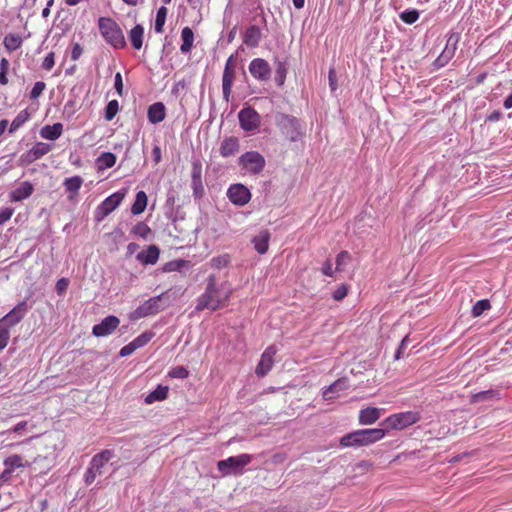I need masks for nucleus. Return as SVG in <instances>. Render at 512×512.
Segmentation results:
<instances>
[{
  "label": "nucleus",
  "mask_w": 512,
  "mask_h": 512,
  "mask_svg": "<svg viewBox=\"0 0 512 512\" xmlns=\"http://www.w3.org/2000/svg\"><path fill=\"white\" fill-rule=\"evenodd\" d=\"M231 293L232 291L229 288H224L223 285L217 287L216 277L214 275H210L207 278V285L204 293L197 300L196 310H218L226 305Z\"/></svg>",
  "instance_id": "1"
},
{
  "label": "nucleus",
  "mask_w": 512,
  "mask_h": 512,
  "mask_svg": "<svg viewBox=\"0 0 512 512\" xmlns=\"http://www.w3.org/2000/svg\"><path fill=\"white\" fill-rule=\"evenodd\" d=\"M385 435L386 430L381 428L359 429L342 436L339 443L344 448L369 446L382 440Z\"/></svg>",
  "instance_id": "2"
},
{
  "label": "nucleus",
  "mask_w": 512,
  "mask_h": 512,
  "mask_svg": "<svg viewBox=\"0 0 512 512\" xmlns=\"http://www.w3.org/2000/svg\"><path fill=\"white\" fill-rule=\"evenodd\" d=\"M98 28L104 40L115 49L126 46V40L119 24L110 17H100Z\"/></svg>",
  "instance_id": "3"
},
{
  "label": "nucleus",
  "mask_w": 512,
  "mask_h": 512,
  "mask_svg": "<svg viewBox=\"0 0 512 512\" xmlns=\"http://www.w3.org/2000/svg\"><path fill=\"white\" fill-rule=\"evenodd\" d=\"M112 457L113 451L109 449H104L92 457L90 465L84 475V481L87 485L92 484L97 476L103 474L104 467L112 459Z\"/></svg>",
  "instance_id": "4"
},
{
  "label": "nucleus",
  "mask_w": 512,
  "mask_h": 512,
  "mask_svg": "<svg viewBox=\"0 0 512 512\" xmlns=\"http://www.w3.org/2000/svg\"><path fill=\"white\" fill-rule=\"evenodd\" d=\"M252 459L253 456L250 454L231 456L227 459L218 461L217 468L224 476L230 474L239 475L242 474L244 467L247 466Z\"/></svg>",
  "instance_id": "5"
},
{
  "label": "nucleus",
  "mask_w": 512,
  "mask_h": 512,
  "mask_svg": "<svg viewBox=\"0 0 512 512\" xmlns=\"http://www.w3.org/2000/svg\"><path fill=\"white\" fill-rule=\"evenodd\" d=\"M276 124L285 139L296 142L301 138L302 133L300 131L299 121L295 117L286 114H278L276 116Z\"/></svg>",
  "instance_id": "6"
},
{
  "label": "nucleus",
  "mask_w": 512,
  "mask_h": 512,
  "mask_svg": "<svg viewBox=\"0 0 512 512\" xmlns=\"http://www.w3.org/2000/svg\"><path fill=\"white\" fill-rule=\"evenodd\" d=\"M238 164L247 173L257 175L264 170L266 160L257 151H247L239 157Z\"/></svg>",
  "instance_id": "7"
},
{
  "label": "nucleus",
  "mask_w": 512,
  "mask_h": 512,
  "mask_svg": "<svg viewBox=\"0 0 512 512\" xmlns=\"http://www.w3.org/2000/svg\"><path fill=\"white\" fill-rule=\"evenodd\" d=\"M420 420V415L415 411H406L395 413L387 417L381 425H387L388 428L393 430L405 429Z\"/></svg>",
  "instance_id": "8"
},
{
  "label": "nucleus",
  "mask_w": 512,
  "mask_h": 512,
  "mask_svg": "<svg viewBox=\"0 0 512 512\" xmlns=\"http://www.w3.org/2000/svg\"><path fill=\"white\" fill-rule=\"evenodd\" d=\"M125 192L117 191L108 196L101 204L98 205L95 212V219L100 222L110 213H112L123 201Z\"/></svg>",
  "instance_id": "9"
},
{
  "label": "nucleus",
  "mask_w": 512,
  "mask_h": 512,
  "mask_svg": "<svg viewBox=\"0 0 512 512\" xmlns=\"http://www.w3.org/2000/svg\"><path fill=\"white\" fill-rule=\"evenodd\" d=\"M27 312V302L25 300L19 302L11 311H9L5 316L0 318V326L4 325L8 329L14 327L24 319Z\"/></svg>",
  "instance_id": "10"
},
{
  "label": "nucleus",
  "mask_w": 512,
  "mask_h": 512,
  "mask_svg": "<svg viewBox=\"0 0 512 512\" xmlns=\"http://www.w3.org/2000/svg\"><path fill=\"white\" fill-rule=\"evenodd\" d=\"M227 197L234 205L244 206L250 201L251 192L243 184H233L227 190Z\"/></svg>",
  "instance_id": "11"
},
{
  "label": "nucleus",
  "mask_w": 512,
  "mask_h": 512,
  "mask_svg": "<svg viewBox=\"0 0 512 512\" xmlns=\"http://www.w3.org/2000/svg\"><path fill=\"white\" fill-rule=\"evenodd\" d=\"M239 123L243 130L253 131L260 125V116L255 109L251 107L243 108L239 114Z\"/></svg>",
  "instance_id": "12"
},
{
  "label": "nucleus",
  "mask_w": 512,
  "mask_h": 512,
  "mask_svg": "<svg viewBox=\"0 0 512 512\" xmlns=\"http://www.w3.org/2000/svg\"><path fill=\"white\" fill-rule=\"evenodd\" d=\"M276 353L277 349L274 345L268 346L265 349L255 370L258 377H264L272 369Z\"/></svg>",
  "instance_id": "13"
},
{
  "label": "nucleus",
  "mask_w": 512,
  "mask_h": 512,
  "mask_svg": "<svg viewBox=\"0 0 512 512\" xmlns=\"http://www.w3.org/2000/svg\"><path fill=\"white\" fill-rule=\"evenodd\" d=\"M119 324V318L114 315H110L105 317L99 324L94 325L92 333L96 337H105L113 333Z\"/></svg>",
  "instance_id": "14"
},
{
  "label": "nucleus",
  "mask_w": 512,
  "mask_h": 512,
  "mask_svg": "<svg viewBox=\"0 0 512 512\" xmlns=\"http://www.w3.org/2000/svg\"><path fill=\"white\" fill-rule=\"evenodd\" d=\"M249 72L255 79L266 81L271 76V67L266 60L255 58L249 64Z\"/></svg>",
  "instance_id": "15"
},
{
  "label": "nucleus",
  "mask_w": 512,
  "mask_h": 512,
  "mask_svg": "<svg viewBox=\"0 0 512 512\" xmlns=\"http://www.w3.org/2000/svg\"><path fill=\"white\" fill-rule=\"evenodd\" d=\"M51 146L47 143L38 142L29 151L21 156V161L30 164L50 152Z\"/></svg>",
  "instance_id": "16"
},
{
  "label": "nucleus",
  "mask_w": 512,
  "mask_h": 512,
  "mask_svg": "<svg viewBox=\"0 0 512 512\" xmlns=\"http://www.w3.org/2000/svg\"><path fill=\"white\" fill-rule=\"evenodd\" d=\"M35 462H37V457H35L32 461H28L24 460V458L20 455H11L4 460V466L6 469L3 474H10L16 468L29 467Z\"/></svg>",
  "instance_id": "17"
},
{
  "label": "nucleus",
  "mask_w": 512,
  "mask_h": 512,
  "mask_svg": "<svg viewBox=\"0 0 512 512\" xmlns=\"http://www.w3.org/2000/svg\"><path fill=\"white\" fill-rule=\"evenodd\" d=\"M159 299L158 298H150L146 302H144L141 306H139L134 311V317L136 319L138 318H144L149 315H154L158 313L159 307H158Z\"/></svg>",
  "instance_id": "18"
},
{
  "label": "nucleus",
  "mask_w": 512,
  "mask_h": 512,
  "mask_svg": "<svg viewBox=\"0 0 512 512\" xmlns=\"http://www.w3.org/2000/svg\"><path fill=\"white\" fill-rule=\"evenodd\" d=\"M83 179L81 176H73L66 178L63 182L66 192L68 193V199L70 201L76 200L79 190L82 187Z\"/></svg>",
  "instance_id": "19"
},
{
  "label": "nucleus",
  "mask_w": 512,
  "mask_h": 512,
  "mask_svg": "<svg viewBox=\"0 0 512 512\" xmlns=\"http://www.w3.org/2000/svg\"><path fill=\"white\" fill-rule=\"evenodd\" d=\"M381 409L376 407H367L359 412L358 421L361 425H372L381 417Z\"/></svg>",
  "instance_id": "20"
},
{
  "label": "nucleus",
  "mask_w": 512,
  "mask_h": 512,
  "mask_svg": "<svg viewBox=\"0 0 512 512\" xmlns=\"http://www.w3.org/2000/svg\"><path fill=\"white\" fill-rule=\"evenodd\" d=\"M239 150V140L237 137H226L220 144L219 152L222 157L234 156Z\"/></svg>",
  "instance_id": "21"
},
{
  "label": "nucleus",
  "mask_w": 512,
  "mask_h": 512,
  "mask_svg": "<svg viewBox=\"0 0 512 512\" xmlns=\"http://www.w3.org/2000/svg\"><path fill=\"white\" fill-rule=\"evenodd\" d=\"M34 191L33 185L28 182H22L16 189L11 191L10 193V199L13 202H19L22 201L32 195Z\"/></svg>",
  "instance_id": "22"
},
{
  "label": "nucleus",
  "mask_w": 512,
  "mask_h": 512,
  "mask_svg": "<svg viewBox=\"0 0 512 512\" xmlns=\"http://www.w3.org/2000/svg\"><path fill=\"white\" fill-rule=\"evenodd\" d=\"M270 237V232L264 229L255 235L252 239L254 248L259 254H265L268 251Z\"/></svg>",
  "instance_id": "23"
},
{
  "label": "nucleus",
  "mask_w": 512,
  "mask_h": 512,
  "mask_svg": "<svg viewBox=\"0 0 512 512\" xmlns=\"http://www.w3.org/2000/svg\"><path fill=\"white\" fill-rule=\"evenodd\" d=\"M261 38H262L261 29L256 25H252L246 29L244 36H243V42L248 47L255 48L259 45Z\"/></svg>",
  "instance_id": "24"
},
{
  "label": "nucleus",
  "mask_w": 512,
  "mask_h": 512,
  "mask_svg": "<svg viewBox=\"0 0 512 512\" xmlns=\"http://www.w3.org/2000/svg\"><path fill=\"white\" fill-rule=\"evenodd\" d=\"M148 120L152 124L162 122L166 116V109L162 102H156L148 108Z\"/></svg>",
  "instance_id": "25"
},
{
  "label": "nucleus",
  "mask_w": 512,
  "mask_h": 512,
  "mask_svg": "<svg viewBox=\"0 0 512 512\" xmlns=\"http://www.w3.org/2000/svg\"><path fill=\"white\" fill-rule=\"evenodd\" d=\"M159 248L155 245H150L146 251L140 252L137 255V259L142 264H155L159 259Z\"/></svg>",
  "instance_id": "26"
},
{
  "label": "nucleus",
  "mask_w": 512,
  "mask_h": 512,
  "mask_svg": "<svg viewBox=\"0 0 512 512\" xmlns=\"http://www.w3.org/2000/svg\"><path fill=\"white\" fill-rule=\"evenodd\" d=\"M62 132L63 125L61 123H55L53 125L44 126L40 131V135L47 140H56L61 136Z\"/></svg>",
  "instance_id": "27"
},
{
  "label": "nucleus",
  "mask_w": 512,
  "mask_h": 512,
  "mask_svg": "<svg viewBox=\"0 0 512 512\" xmlns=\"http://www.w3.org/2000/svg\"><path fill=\"white\" fill-rule=\"evenodd\" d=\"M347 386L348 384L346 379H338L323 391V398L325 400H332L335 398L336 393L346 389Z\"/></svg>",
  "instance_id": "28"
},
{
  "label": "nucleus",
  "mask_w": 512,
  "mask_h": 512,
  "mask_svg": "<svg viewBox=\"0 0 512 512\" xmlns=\"http://www.w3.org/2000/svg\"><path fill=\"white\" fill-rule=\"evenodd\" d=\"M181 40L180 51L184 54L190 52L194 43V33L190 27L186 26L182 29Z\"/></svg>",
  "instance_id": "29"
},
{
  "label": "nucleus",
  "mask_w": 512,
  "mask_h": 512,
  "mask_svg": "<svg viewBox=\"0 0 512 512\" xmlns=\"http://www.w3.org/2000/svg\"><path fill=\"white\" fill-rule=\"evenodd\" d=\"M235 79V71H223L222 90L223 98L228 102L230 99L233 82Z\"/></svg>",
  "instance_id": "30"
},
{
  "label": "nucleus",
  "mask_w": 512,
  "mask_h": 512,
  "mask_svg": "<svg viewBox=\"0 0 512 512\" xmlns=\"http://www.w3.org/2000/svg\"><path fill=\"white\" fill-rule=\"evenodd\" d=\"M143 35H144V28L140 24H137L136 26H134L129 32L130 42H131L132 46L137 50L142 48Z\"/></svg>",
  "instance_id": "31"
},
{
  "label": "nucleus",
  "mask_w": 512,
  "mask_h": 512,
  "mask_svg": "<svg viewBox=\"0 0 512 512\" xmlns=\"http://www.w3.org/2000/svg\"><path fill=\"white\" fill-rule=\"evenodd\" d=\"M147 195L144 191H139L136 194L135 202L131 207V212L133 215H139L144 212L147 207Z\"/></svg>",
  "instance_id": "32"
},
{
  "label": "nucleus",
  "mask_w": 512,
  "mask_h": 512,
  "mask_svg": "<svg viewBox=\"0 0 512 512\" xmlns=\"http://www.w3.org/2000/svg\"><path fill=\"white\" fill-rule=\"evenodd\" d=\"M116 156L111 152L102 153L96 160L98 170H105L111 168L116 163Z\"/></svg>",
  "instance_id": "33"
},
{
  "label": "nucleus",
  "mask_w": 512,
  "mask_h": 512,
  "mask_svg": "<svg viewBox=\"0 0 512 512\" xmlns=\"http://www.w3.org/2000/svg\"><path fill=\"white\" fill-rule=\"evenodd\" d=\"M168 396V387L167 386H161L159 385L154 391L149 393L146 398L145 402L147 404H152L155 401H163Z\"/></svg>",
  "instance_id": "34"
},
{
  "label": "nucleus",
  "mask_w": 512,
  "mask_h": 512,
  "mask_svg": "<svg viewBox=\"0 0 512 512\" xmlns=\"http://www.w3.org/2000/svg\"><path fill=\"white\" fill-rule=\"evenodd\" d=\"M22 38L18 34L9 33L4 37L3 45L9 51H15L22 45Z\"/></svg>",
  "instance_id": "35"
},
{
  "label": "nucleus",
  "mask_w": 512,
  "mask_h": 512,
  "mask_svg": "<svg viewBox=\"0 0 512 512\" xmlns=\"http://www.w3.org/2000/svg\"><path fill=\"white\" fill-rule=\"evenodd\" d=\"M30 116L31 115L27 109L20 111L17 114V116L14 118V120L12 121L10 128H9V133L12 134L16 130H18L25 122H27L30 119Z\"/></svg>",
  "instance_id": "36"
},
{
  "label": "nucleus",
  "mask_w": 512,
  "mask_h": 512,
  "mask_svg": "<svg viewBox=\"0 0 512 512\" xmlns=\"http://www.w3.org/2000/svg\"><path fill=\"white\" fill-rule=\"evenodd\" d=\"M168 10L165 6L158 9L154 29L157 33H163Z\"/></svg>",
  "instance_id": "37"
},
{
  "label": "nucleus",
  "mask_w": 512,
  "mask_h": 512,
  "mask_svg": "<svg viewBox=\"0 0 512 512\" xmlns=\"http://www.w3.org/2000/svg\"><path fill=\"white\" fill-rule=\"evenodd\" d=\"M491 308V304L489 300L482 299L478 300L472 307V316L473 317H479L481 316L485 311L489 310Z\"/></svg>",
  "instance_id": "38"
},
{
  "label": "nucleus",
  "mask_w": 512,
  "mask_h": 512,
  "mask_svg": "<svg viewBox=\"0 0 512 512\" xmlns=\"http://www.w3.org/2000/svg\"><path fill=\"white\" fill-rule=\"evenodd\" d=\"M154 337V333L151 331H146L137 336L133 341V345L136 347V349L144 347L146 344L149 343V341Z\"/></svg>",
  "instance_id": "39"
},
{
  "label": "nucleus",
  "mask_w": 512,
  "mask_h": 512,
  "mask_svg": "<svg viewBox=\"0 0 512 512\" xmlns=\"http://www.w3.org/2000/svg\"><path fill=\"white\" fill-rule=\"evenodd\" d=\"M230 256L228 254H223L217 257H213L210 261V265L215 269H222L229 265Z\"/></svg>",
  "instance_id": "40"
},
{
  "label": "nucleus",
  "mask_w": 512,
  "mask_h": 512,
  "mask_svg": "<svg viewBox=\"0 0 512 512\" xmlns=\"http://www.w3.org/2000/svg\"><path fill=\"white\" fill-rule=\"evenodd\" d=\"M132 233L141 237V238H147L148 235L151 233L150 227L144 223V222H138L133 228Z\"/></svg>",
  "instance_id": "41"
},
{
  "label": "nucleus",
  "mask_w": 512,
  "mask_h": 512,
  "mask_svg": "<svg viewBox=\"0 0 512 512\" xmlns=\"http://www.w3.org/2000/svg\"><path fill=\"white\" fill-rule=\"evenodd\" d=\"M119 110V103L117 100H111L108 102L106 108H105V119L108 121H111Z\"/></svg>",
  "instance_id": "42"
},
{
  "label": "nucleus",
  "mask_w": 512,
  "mask_h": 512,
  "mask_svg": "<svg viewBox=\"0 0 512 512\" xmlns=\"http://www.w3.org/2000/svg\"><path fill=\"white\" fill-rule=\"evenodd\" d=\"M419 18V12L415 9L405 10L400 14V19L406 24H413Z\"/></svg>",
  "instance_id": "43"
},
{
  "label": "nucleus",
  "mask_w": 512,
  "mask_h": 512,
  "mask_svg": "<svg viewBox=\"0 0 512 512\" xmlns=\"http://www.w3.org/2000/svg\"><path fill=\"white\" fill-rule=\"evenodd\" d=\"M168 375L171 378L185 379L188 377L189 371L184 366H176V367H173L168 372Z\"/></svg>",
  "instance_id": "44"
},
{
  "label": "nucleus",
  "mask_w": 512,
  "mask_h": 512,
  "mask_svg": "<svg viewBox=\"0 0 512 512\" xmlns=\"http://www.w3.org/2000/svg\"><path fill=\"white\" fill-rule=\"evenodd\" d=\"M287 69L284 63L277 62L276 67V77L275 80L279 86L284 84L285 78H286Z\"/></svg>",
  "instance_id": "45"
},
{
  "label": "nucleus",
  "mask_w": 512,
  "mask_h": 512,
  "mask_svg": "<svg viewBox=\"0 0 512 512\" xmlns=\"http://www.w3.org/2000/svg\"><path fill=\"white\" fill-rule=\"evenodd\" d=\"M451 40H452V37H450L448 39L446 47H445L444 51L442 52L441 56L437 59V61H442V59H444L445 62H447L453 56L454 51L456 49L457 40L452 44V47L450 48L449 45H450Z\"/></svg>",
  "instance_id": "46"
},
{
  "label": "nucleus",
  "mask_w": 512,
  "mask_h": 512,
  "mask_svg": "<svg viewBox=\"0 0 512 512\" xmlns=\"http://www.w3.org/2000/svg\"><path fill=\"white\" fill-rule=\"evenodd\" d=\"M10 340V329L6 326H0V351H2L8 345Z\"/></svg>",
  "instance_id": "47"
},
{
  "label": "nucleus",
  "mask_w": 512,
  "mask_h": 512,
  "mask_svg": "<svg viewBox=\"0 0 512 512\" xmlns=\"http://www.w3.org/2000/svg\"><path fill=\"white\" fill-rule=\"evenodd\" d=\"M348 290H349V287L346 284H341L333 292V295H332L333 299L335 301L343 300L347 296Z\"/></svg>",
  "instance_id": "48"
},
{
  "label": "nucleus",
  "mask_w": 512,
  "mask_h": 512,
  "mask_svg": "<svg viewBox=\"0 0 512 512\" xmlns=\"http://www.w3.org/2000/svg\"><path fill=\"white\" fill-rule=\"evenodd\" d=\"M349 259H350V253L346 250L341 251L336 257V270L342 271L345 261L349 260Z\"/></svg>",
  "instance_id": "49"
},
{
  "label": "nucleus",
  "mask_w": 512,
  "mask_h": 512,
  "mask_svg": "<svg viewBox=\"0 0 512 512\" xmlns=\"http://www.w3.org/2000/svg\"><path fill=\"white\" fill-rule=\"evenodd\" d=\"M45 88L46 84L43 81L36 82L30 92V98L37 99L43 93Z\"/></svg>",
  "instance_id": "50"
},
{
  "label": "nucleus",
  "mask_w": 512,
  "mask_h": 512,
  "mask_svg": "<svg viewBox=\"0 0 512 512\" xmlns=\"http://www.w3.org/2000/svg\"><path fill=\"white\" fill-rule=\"evenodd\" d=\"M69 283H70V281H69V279H68V278H65V277L60 278V279L56 282V285H55L56 293H57L58 295H60V296H61V295H63V294H65V292H66V290H67V288H68V286H69Z\"/></svg>",
  "instance_id": "51"
},
{
  "label": "nucleus",
  "mask_w": 512,
  "mask_h": 512,
  "mask_svg": "<svg viewBox=\"0 0 512 512\" xmlns=\"http://www.w3.org/2000/svg\"><path fill=\"white\" fill-rule=\"evenodd\" d=\"M14 209L10 207H3L0 209V225L6 223L12 217Z\"/></svg>",
  "instance_id": "52"
},
{
  "label": "nucleus",
  "mask_w": 512,
  "mask_h": 512,
  "mask_svg": "<svg viewBox=\"0 0 512 512\" xmlns=\"http://www.w3.org/2000/svg\"><path fill=\"white\" fill-rule=\"evenodd\" d=\"M55 64V60H54V52H50L48 53V55L44 58L43 62H42V68L49 71L53 68Z\"/></svg>",
  "instance_id": "53"
},
{
  "label": "nucleus",
  "mask_w": 512,
  "mask_h": 512,
  "mask_svg": "<svg viewBox=\"0 0 512 512\" xmlns=\"http://www.w3.org/2000/svg\"><path fill=\"white\" fill-rule=\"evenodd\" d=\"M114 87H115L116 92L118 93V95L122 96V94H123V80H122V75H121L120 72H117L115 74Z\"/></svg>",
  "instance_id": "54"
},
{
  "label": "nucleus",
  "mask_w": 512,
  "mask_h": 512,
  "mask_svg": "<svg viewBox=\"0 0 512 512\" xmlns=\"http://www.w3.org/2000/svg\"><path fill=\"white\" fill-rule=\"evenodd\" d=\"M191 186H192V189H193L194 196L201 197L202 194H203L202 180L191 181Z\"/></svg>",
  "instance_id": "55"
},
{
  "label": "nucleus",
  "mask_w": 512,
  "mask_h": 512,
  "mask_svg": "<svg viewBox=\"0 0 512 512\" xmlns=\"http://www.w3.org/2000/svg\"><path fill=\"white\" fill-rule=\"evenodd\" d=\"M201 180V164L198 162L193 163V169L191 174V181Z\"/></svg>",
  "instance_id": "56"
},
{
  "label": "nucleus",
  "mask_w": 512,
  "mask_h": 512,
  "mask_svg": "<svg viewBox=\"0 0 512 512\" xmlns=\"http://www.w3.org/2000/svg\"><path fill=\"white\" fill-rule=\"evenodd\" d=\"M136 349V347L133 345L132 342H130L129 344L123 346L120 350V356L121 357H126V356H129L131 355Z\"/></svg>",
  "instance_id": "57"
},
{
  "label": "nucleus",
  "mask_w": 512,
  "mask_h": 512,
  "mask_svg": "<svg viewBox=\"0 0 512 512\" xmlns=\"http://www.w3.org/2000/svg\"><path fill=\"white\" fill-rule=\"evenodd\" d=\"M83 53V49L79 43H75L73 45L72 51H71V59L76 61L80 58V56Z\"/></svg>",
  "instance_id": "58"
},
{
  "label": "nucleus",
  "mask_w": 512,
  "mask_h": 512,
  "mask_svg": "<svg viewBox=\"0 0 512 512\" xmlns=\"http://www.w3.org/2000/svg\"><path fill=\"white\" fill-rule=\"evenodd\" d=\"M322 273L325 275V276H329V277H332L333 274H334V270L332 268V262L331 260H326L322 266V269H321Z\"/></svg>",
  "instance_id": "59"
},
{
  "label": "nucleus",
  "mask_w": 512,
  "mask_h": 512,
  "mask_svg": "<svg viewBox=\"0 0 512 512\" xmlns=\"http://www.w3.org/2000/svg\"><path fill=\"white\" fill-rule=\"evenodd\" d=\"M184 263H185L184 260L169 262L166 264L164 269H165V271H175V270L180 269L184 265Z\"/></svg>",
  "instance_id": "60"
},
{
  "label": "nucleus",
  "mask_w": 512,
  "mask_h": 512,
  "mask_svg": "<svg viewBox=\"0 0 512 512\" xmlns=\"http://www.w3.org/2000/svg\"><path fill=\"white\" fill-rule=\"evenodd\" d=\"M328 78L331 90L335 91L337 89V77L334 69L329 70Z\"/></svg>",
  "instance_id": "61"
},
{
  "label": "nucleus",
  "mask_w": 512,
  "mask_h": 512,
  "mask_svg": "<svg viewBox=\"0 0 512 512\" xmlns=\"http://www.w3.org/2000/svg\"><path fill=\"white\" fill-rule=\"evenodd\" d=\"M492 391H481L477 394H474L472 397V402H477L479 400L487 399L489 395H491Z\"/></svg>",
  "instance_id": "62"
},
{
  "label": "nucleus",
  "mask_w": 512,
  "mask_h": 512,
  "mask_svg": "<svg viewBox=\"0 0 512 512\" xmlns=\"http://www.w3.org/2000/svg\"><path fill=\"white\" fill-rule=\"evenodd\" d=\"M235 71V61L233 55H231L225 64L224 71Z\"/></svg>",
  "instance_id": "63"
},
{
  "label": "nucleus",
  "mask_w": 512,
  "mask_h": 512,
  "mask_svg": "<svg viewBox=\"0 0 512 512\" xmlns=\"http://www.w3.org/2000/svg\"><path fill=\"white\" fill-rule=\"evenodd\" d=\"M154 162L158 164L161 161V149L159 146H154L152 150Z\"/></svg>",
  "instance_id": "64"
}]
</instances>
